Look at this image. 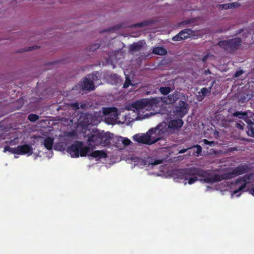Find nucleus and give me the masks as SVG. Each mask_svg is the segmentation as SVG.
Masks as SVG:
<instances>
[{"label":"nucleus","instance_id":"4","mask_svg":"<svg viewBox=\"0 0 254 254\" xmlns=\"http://www.w3.org/2000/svg\"><path fill=\"white\" fill-rule=\"evenodd\" d=\"M160 102L158 98L143 99L135 101L132 106L138 112L143 110L150 111L152 109L158 107Z\"/></svg>","mask_w":254,"mask_h":254},{"label":"nucleus","instance_id":"20","mask_svg":"<svg viewBox=\"0 0 254 254\" xmlns=\"http://www.w3.org/2000/svg\"><path fill=\"white\" fill-rule=\"evenodd\" d=\"M90 156L93 158H98L100 159L106 158L107 155L103 150H95L92 152Z\"/></svg>","mask_w":254,"mask_h":254},{"label":"nucleus","instance_id":"29","mask_svg":"<svg viewBox=\"0 0 254 254\" xmlns=\"http://www.w3.org/2000/svg\"><path fill=\"white\" fill-rule=\"evenodd\" d=\"M239 6V4L237 2H233L229 4H223V9H227L228 8H236Z\"/></svg>","mask_w":254,"mask_h":254},{"label":"nucleus","instance_id":"39","mask_svg":"<svg viewBox=\"0 0 254 254\" xmlns=\"http://www.w3.org/2000/svg\"><path fill=\"white\" fill-rule=\"evenodd\" d=\"M205 145H209V146H211L212 144L214 143V142L213 141H209L206 139H204L202 141Z\"/></svg>","mask_w":254,"mask_h":254},{"label":"nucleus","instance_id":"48","mask_svg":"<svg viewBox=\"0 0 254 254\" xmlns=\"http://www.w3.org/2000/svg\"><path fill=\"white\" fill-rule=\"evenodd\" d=\"M210 71L209 70V69H206V70H205V71H204V75H207L208 74H210Z\"/></svg>","mask_w":254,"mask_h":254},{"label":"nucleus","instance_id":"42","mask_svg":"<svg viewBox=\"0 0 254 254\" xmlns=\"http://www.w3.org/2000/svg\"><path fill=\"white\" fill-rule=\"evenodd\" d=\"M210 56H212V55L210 54H206V55L203 57V58L201 59V60L203 62H205Z\"/></svg>","mask_w":254,"mask_h":254},{"label":"nucleus","instance_id":"3","mask_svg":"<svg viewBox=\"0 0 254 254\" xmlns=\"http://www.w3.org/2000/svg\"><path fill=\"white\" fill-rule=\"evenodd\" d=\"M167 126V124L165 122H163L159 124L155 128H152L147 131L149 136L150 137L151 144L162 139L168 134Z\"/></svg>","mask_w":254,"mask_h":254},{"label":"nucleus","instance_id":"21","mask_svg":"<svg viewBox=\"0 0 254 254\" xmlns=\"http://www.w3.org/2000/svg\"><path fill=\"white\" fill-rule=\"evenodd\" d=\"M180 93L179 92L176 91L171 94H169L167 96L169 104H172L175 103L179 99Z\"/></svg>","mask_w":254,"mask_h":254},{"label":"nucleus","instance_id":"47","mask_svg":"<svg viewBox=\"0 0 254 254\" xmlns=\"http://www.w3.org/2000/svg\"><path fill=\"white\" fill-rule=\"evenodd\" d=\"M80 108L81 109H84L86 107V104L85 103L81 104L80 105H79Z\"/></svg>","mask_w":254,"mask_h":254},{"label":"nucleus","instance_id":"9","mask_svg":"<svg viewBox=\"0 0 254 254\" xmlns=\"http://www.w3.org/2000/svg\"><path fill=\"white\" fill-rule=\"evenodd\" d=\"M83 146V142L80 141L76 140L74 141L71 145L68 146L66 148V152L68 153L71 157L78 158L79 157V153L80 149Z\"/></svg>","mask_w":254,"mask_h":254},{"label":"nucleus","instance_id":"26","mask_svg":"<svg viewBox=\"0 0 254 254\" xmlns=\"http://www.w3.org/2000/svg\"><path fill=\"white\" fill-rule=\"evenodd\" d=\"M190 147H192V149L196 148V151H193V152L192 153V155L198 157L202 152V147L200 145L196 144V145H193L192 146H190Z\"/></svg>","mask_w":254,"mask_h":254},{"label":"nucleus","instance_id":"54","mask_svg":"<svg viewBox=\"0 0 254 254\" xmlns=\"http://www.w3.org/2000/svg\"><path fill=\"white\" fill-rule=\"evenodd\" d=\"M222 5H219V7H220Z\"/></svg>","mask_w":254,"mask_h":254},{"label":"nucleus","instance_id":"28","mask_svg":"<svg viewBox=\"0 0 254 254\" xmlns=\"http://www.w3.org/2000/svg\"><path fill=\"white\" fill-rule=\"evenodd\" d=\"M233 115L234 117H238L240 119H244L245 121L248 118L247 117V114L246 112L242 111H236Z\"/></svg>","mask_w":254,"mask_h":254},{"label":"nucleus","instance_id":"17","mask_svg":"<svg viewBox=\"0 0 254 254\" xmlns=\"http://www.w3.org/2000/svg\"><path fill=\"white\" fill-rule=\"evenodd\" d=\"M82 89L84 90L92 91L95 89V85L92 80H90L88 77L83 79V81L81 83Z\"/></svg>","mask_w":254,"mask_h":254},{"label":"nucleus","instance_id":"8","mask_svg":"<svg viewBox=\"0 0 254 254\" xmlns=\"http://www.w3.org/2000/svg\"><path fill=\"white\" fill-rule=\"evenodd\" d=\"M189 111V106L186 102L180 100L176 105L174 108V113L175 115L179 118H182L188 113Z\"/></svg>","mask_w":254,"mask_h":254},{"label":"nucleus","instance_id":"25","mask_svg":"<svg viewBox=\"0 0 254 254\" xmlns=\"http://www.w3.org/2000/svg\"><path fill=\"white\" fill-rule=\"evenodd\" d=\"M174 89V87L171 88L170 87H161L159 89V92L164 95H168L169 93Z\"/></svg>","mask_w":254,"mask_h":254},{"label":"nucleus","instance_id":"49","mask_svg":"<svg viewBox=\"0 0 254 254\" xmlns=\"http://www.w3.org/2000/svg\"><path fill=\"white\" fill-rule=\"evenodd\" d=\"M228 150L230 151H237V147H231V148H229Z\"/></svg>","mask_w":254,"mask_h":254},{"label":"nucleus","instance_id":"40","mask_svg":"<svg viewBox=\"0 0 254 254\" xmlns=\"http://www.w3.org/2000/svg\"><path fill=\"white\" fill-rule=\"evenodd\" d=\"M192 149V147H190V146H188V147L187 148L182 149L179 150V153H180V154L184 153L186 152H187L188 150Z\"/></svg>","mask_w":254,"mask_h":254},{"label":"nucleus","instance_id":"14","mask_svg":"<svg viewBox=\"0 0 254 254\" xmlns=\"http://www.w3.org/2000/svg\"><path fill=\"white\" fill-rule=\"evenodd\" d=\"M163 161V159H156L153 160L151 157H147L140 159L139 162L141 165L144 166L148 165L149 166V165L154 166L162 164Z\"/></svg>","mask_w":254,"mask_h":254},{"label":"nucleus","instance_id":"46","mask_svg":"<svg viewBox=\"0 0 254 254\" xmlns=\"http://www.w3.org/2000/svg\"><path fill=\"white\" fill-rule=\"evenodd\" d=\"M245 31V30H244V29H240L237 31L236 35H238L239 34L241 33L242 32H244Z\"/></svg>","mask_w":254,"mask_h":254},{"label":"nucleus","instance_id":"35","mask_svg":"<svg viewBox=\"0 0 254 254\" xmlns=\"http://www.w3.org/2000/svg\"><path fill=\"white\" fill-rule=\"evenodd\" d=\"M100 47V44L99 43H95L92 44L89 46V49L90 51H94L98 49Z\"/></svg>","mask_w":254,"mask_h":254},{"label":"nucleus","instance_id":"43","mask_svg":"<svg viewBox=\"0 0 254 254\" xmlns=\"http://www.w3.org/2000/svg\"><path fill=\"white\" fill-rule=\"evenodd\" d=\"M244 73L243 70H239L236 72L235 73V76L236 77H239L240 75H241Z\"/></svg>","mask_w":254,"mask_h":254},{"label":"nucleus","instance_id":"11","mask_svg":"<svg viewBox=\"0 0 254 254\" xmlns=\"http://www.w3.org/2000/svg\"><path fill=\"white\" fill-rule=\"evenodd\" d=\"M194 32L190 29H184L182 30L178 34L172 38L175 41H180L189 38L193 34Z\"/></svg>","mask_w":254,"mask_h":254},{"label":"nucleus","instance_id":"13","mask_svg":"<svg viewBox=\"0 0 254 254\" xmlns=\"http://www.w3.org/2000/svg\"><path fill=\"white\" fill-rule=\"evenodd\" d=\"M184 124V122L182 120V118L178 119L172 120L170 121L167 124V130L168 129H171L173 130H179L182 127Z\"/></svg>","mask_w":254,"mask_h":254},{"label":"nucleus","instance_id":"19","mask_svg":"<svg viewBox=\"0 0 254 254\" xmlns=\"http://www.w3.org/2000/svg\"><path fill=\"white\" fill-rule=\"evenodd\" d=\"M157 22V20L154 19H150L144 20L141 22L137 23L133 25V27L135 28H139L151 25Z\"/></svg>","mask_w":254,"mask_h":254},{"label":"nucleus","instance_id":"45","mask_svg":"<svg viewBox=\"0 0 254 254\" xmlns=\"http://www.w3.org/2000/svg\"><path fill=\"white\" fill-rule=\"evenodd\" d=\"M248 34L251 35V33H250L249 31H248V30H246V32H244L243 33V38H247L248 36Z\"/></svg>","mask_w":254,"mask_h":254},{"label":"nucleus","instance_id":"30","mask_svg":"<svg viewBox=\"0 0 254 254\" xmlns=\"http://www.w3.org/2000/svg\"><path fill=\"white\" fill-rule=\"evenodd\" d=\"M39 119V116L36 114H29L28 116V119L32 122H36Z\"/></svg>","mask_w":254,"mask_h":254},{"label":"nucleus","instance_id":"16","mask_svg":"<svg viewBox=\"0 0 254 254\" xmlns=\"http://www.w3.org/2000/svg\"><path fill=\"white\" fill-rule=\"evenodd\" d=\"M134 139L139 143L151 145L150 137L149 136L147 132L142 135L135 134L133 136Z\"/></svg>","mask_w":254,"mask_h":254},{"label":"nucleus","instance_id":"50","mask_svg":"<svg viewBox=\"0 0 254 254\" xmlns=\"http://www.w3.org/2000/svg\"><path fill=\"white\" fill-rule=\"evenodd\" d=\"M250 192L254 196V187L251 189Z\"/></svg>","mask_w":254,"mask_h":254},{"label":"nucleus","instance_id":"7","mask_svg":"<svg viewBox=\"0 0 254 254\" xmlns=\"http://www.w3.org/2000/svg\"><path fill=\"white\" fill-rule=\"evenodd\" d=\"M242 43V40L239 37L223 40V49L227 52L232 54L239 49Z\"/></svg>","mask_w":254,"mask_h":254},{"label":"nucleus","instance_id":"5","mask_svg":"<svg viewBox=\"0 0 254 254\" xmlns=\"http://www.w3.org/2000/svg\"><path fill=\"white\" fill-rule=\"evenodd\" d=\"M251 169L248 164H241L234 168H231L227 173L223 172V180H228L235 177L249 173Z\"/></svg>","mask_w":254,"mask_h":254},{"label":"nucleus","instance_id":"6","mask_svg":"<svg viewBox=\"0 0 254 254\" xmlns=\"http://www.w3.org/2000/svg\"><path fill=\"white\" fill-rule=\"evenodd\" d=\"M79 121L80 125L84 127H87L90 125L97 126L100 122V117L96 114H82L79 117Z\"/></svg>","mask_w":254,"mask_h":254},{"label":"nucleus","instance_id":"44","mask_svg":"<svg viewBox=\"0 0 254 254\" xmlns=\"http://www.w3.org/2000/svg\"><path fill=\"white\" fill-rule=\"evenodd\" d=\"M244 124L243 123H242V124L237 123L236 124V127L240 129H244Z\"/></svg>","mask_w":254,"mask_h":254},{"label":"nucleus","instance_id":"41","mask_svg":"<svg viewBox=\"0 0 254 254\" xmlns=\"http://www.w3.org/2000/svg\"><path fill=\"white\" fill-rule=\"evenodd\" d=\"M122 142L125 145H128L130 144L131 141L127 138H124Z\"/></svg>","mask_w":254,"mask_h":254},{"label":"nucleus","instance_id":"52","mask_svg":"<svg viewBox=\"0 0 254 254\" xmlns=\"http://www.w3.org/2000/svg\"><path fill=\"white\" fill-rule=\"evenodd\" d=\"M184 23H186V24H189L190 23V20H186V21H184Z\"/></svg>","mask_w":254,"mask_h":254},{"label":"nucleus","instance_id":"10","mask_svg":"<svg viewBox=\"0 0 254 254\" xmlns=\"http://www.w3.org/2000/svg\"><path fill=\"white\" fill-rule=\"evenodd\" d=\"M101 132L94 131L93 133L88 134L87 143L89 146L93 147L101 144Z\"/></svg>","mask_w":254,"mask_h":254},{"label":"nucleus","instance_id":"22","mask_svg":"<svg viewBox=\"0 0 254 254\" xmlns=\"http://www.w3.org/2000/svg\"><path fill=\"white\" fill-rule=\"evenodd\" d=\"M143 42H139L137 43H133L130 45L129 47V51L130 52H135L140 51L143 47Z\"/></svg>","mask_w":254,"mask_h":254},{"label":"nucleus","instance_id":"33","mask_svg":"<svg viewBox=\"0 0 254 254\" xmlns=\"http://www.w3.org/2000/svg\"><path fill=\"white\" fill-rule=\"evenodd\" d=\"M116 108H105L104 109L103 113L105 115H109L113 112V110H116Z\"/></svg>","mask_w":254,"mask_h":254},{"label":"nucleus","instance_id":"38","mask_svg":"<svg viewBox=\"0 0 254 254\" xmlns=\"http://www.w3.org/2000/svg\"><path fill=\"white\" fill-rule=\"evenodd\" d=\"M14 148H11L9 146L6 145L4 147V152L9 151L13 154H14Z\"/></svg>","mask_w":254,"mask_h":254},{"label":"nucleus","instance_id":"23","mask_svg":"<svg viewBox=\"0 0 254 254\" xmlns=\"http://www.w3.org/2000/svg\"><path fill=\"white\" fill-rule=\"evenodd\" d=\"M54 139L50 137H46L44 140V145L48 150H51L53 148Z\"/></svg>","mask_w":254,"mask_h":254},{"label":"nucleus","instance_id":"18","mask_svg":"<svg viewBox=\"0 0 254 254\" xmlns=\"http://www.w3.org/2000/svg\"><path fill=\"white\" fill-rule=\"evenodd\" d=\"M246 122L248 124L246 128L247 134L250 136L254 137V127H253V125H254V122L249 118H247V120H246Z\"/></svg>","mask_w":254,"mask_h":254},{"label":"nucleus","instance_id":"36","mask_svg":"<svg viewBox=\"0 0 254 254\" xmlns=\"http://www.w3.org/2000/svg\"><path fill=\"white\" fill-rule=\"evenodd\" d=\"M200 92L203 97H205L208 93H210V90L207 88L203 87L201 89Z\"/></svg>","mask_w":254,"mask_h":254},{"label":"nucleus","instance_id":"32","mask_svg":"<svg viewBox=\"0 0 254 254\" xmlns=\"http://www.w3.org/2000/svg\"><path fill=\"white\" fill-rule=\"evenodd\" d=\"M131 82L130 78L128 76L126 77L125 82L123 85L124 88H127L130 85H131Z\"/></svg>","mask_w":254,"mask_h":254},{"label":"nucleus","instance_id":"34","mask_svg":"<svg viewBox=\"0 0 254 254\" xmlns=\"http://www.w3.org/2000/svg\"><path fill=\"white\" fill-rule=\"evenodd\" d=\"M38 48V47L37 46H33L29 47L27 49H21V51H19V52L22 53V52H25V51H32V50L37 49Z\"/></svg>","mask_w":254,"mask_h":254},{"label":"nucleus","instance_id":"53","mask_svg":"<svg viewBox=\"0 0 254 254\" xmlns=\"http://www.w3.org/2000/svg\"><path fill=\"white\" fill-rule=\"evenodd\" d=\"M241 103H244V101H241Z\"/></svg>","mask_w":254,"mask_h":254},{"label":"nucleus","instance_id":"15","mask_svg":"<svg viewBox=\"0 0 254 254\" xmlns=\"http://www.w3.org/2000/svg\"><path fill=\"white\" fill-rule=\"evenodd\" d=\"M101 138L102 142L100 145L108 146L111 144V141L113 138V134L109 132L106 133L101 132Z\"/></svg>","mask_w":254,"mask_h":254},{"label":"nucleus","instance_id":"27","mask_svg":"<svg viewBox=\"0 0 254 254\" xmlns=\"http://www.w3.org/2000/svg\"><path fill=\"white\" fill-rule=\"evenodd\" d=\"M90 148L88 146H83L81 147V149H80L79 153V156L81 157H85L88 154V153L89 152Z\"/></svg>","mask_w":254,"mask_h":254},{"label":"nucleus","instance_id":"51","mask_svg":"<svg viewBox=\"0 0 254 254\" xmlns=\"http://www.w3.org/2000/svg\"><path fill=\"white\" fill-rule=\"evenodd\" d=\"M218 45L220 47L222 46V41H220L219 42Z\"/></svg>","mask_w":254,"mask_h":254},{"label":"nucleus","instance_id":"37","mask_svg":"<svg viewBox=\"0 0 254 254\" xmlns=\"http://www.w3.org/2000/svg\"><path fill=\"white\" fill-rule=\"evenodd\" d=\"M69 106L71 107V108L73 110H77L80 109L79 104L78 103H77V102H76V103H71L69 104Z\"/></svg>","mask_w":254,"mask_h":254},{"label":"nucleus","instance_id":"31","mask_svg":"<svg viewBox=\"0 0 254 254\" xmlns=\"http://www.w3.org/2000/svg\"><path fill=\"white\" fill-rule=\"evenodd\" d=\"M98 73L97 72L90 74L88 75V77L90 80H92L93 82H94V81L98 79Z\"/></svg>","mask_w":254,"mask_h":254},{"label":"nucleus","instance_id":"2","mask_svg":"<svg viewBox=\"0 0 254 254\" xmlns=\"http://www.w3.org/2000/svg\"><path fill=\"white\" fill-rule=\"evenodd\" d=\"M254 184V173H250L245 174L242 177L238 178L234 184L235 190L232 191L231 196L233 197L236 195L239 197L248 184Z\"/></svg>","mask_w":254,"mask_h":254},{"label":"nucleus","instance_id":"1","mask_svg":"<svg viewBox=\"0 0 254 254\" xmlns=\"http://www.w3.org/2000/svg\"><path fill=\"white\" fill-rule=\"evenodd\" d=\"M181 179L188 180V183L191 185L198 180L197 177L204 183L212 184L222 180V175L212 174L208 171H204L199 168L191 167L180 170L178 173Z\"/></svg>","mask_w":254,"mask_h":254},{"label":"nucleus","instance_id":"24","mask_svg":"<svg viewBox=\"0 0 254 254\" xmlns=\"http://www.w3.org/2000/svg\"><path fill=\"white\" fill-rule=\"evenodd\" d=\"M152 52L154 54L160 56L165 55L167 53L166 50L162 47H157L154 48Z\"/></svg>","mask_w":254,"mask_h":254},{"label":"nucleus","instance_id":"12","mask_svg":"<svg viewBox=\"0 0 254 254\" xmlns=\"http://www.w3.org/2000/svg\"><path fill=\"white\" fill-rule=\"evenodd\" d=\"M33 153V148L31 145L28 144L20 145L15 147L14 154L24 155L28 154L31 155Z\"/></svg>","mask_w":254,"mask_h":254}]
</instances>
